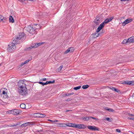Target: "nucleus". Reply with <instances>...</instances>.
<instances>
[{"mask_svg":"<svg viewBox=\"0 0 134 134\" xmlns=\"http://www.w3.org/2000/svg\"><path fill=\"white\" fill-rule=\"evenodd\" d=\"M42 130H36V132H42Z\"/></svg>","mask_w":134,"mask_h":134,"instance_id":"48","label":"nucleus"},{"mask_svg":"<svg viewBox=\"0 0 134 134\" xmlns=\"http://www.w3.org/2000/svg\"><path fill=\"white\" fill-rule=\"evenodd\" d=\"M113 19V17H111L110 18L107 19L102 23H103V25L104 26L105 24H107L110 21Z\"/></svg>","mask_w":134,"mask_h":134,"instance_id":"11","label":"nucleus"},{"mask_svg":"<svg viewBox=\"0 0 134 134\" xmlns=\"http://www.w3.org/2000/svg\"><path fill=\"white\" fill-rule=\"evenodd\" d=\"M69 52H70V50L69 49V48L64 53L65 54H67Z\"/></svg>","mask_w":134,"mask_h":134,"instance_id":"36","label":"nucleus"},{"mask_svg":"<svg viewBox=\"0 0 134 134\" xmlns=\"http://www.w3.org/2000/svg\"><path fill=\"white\" fill-rule=\"evenodd\" d=\"M104 109L108 111V109H109L108 108H107V107H106V108H105Z\"/></svg>","mask_w":134,"mask_h":134,"instance_id":"57","label":"nucleus"},{"mask_svg":"<svg viewBox=\"0 0 134 134\" xmlns=\"http://www.w3.org/2000/svg\"><path fill=\"white\" fill-rule=\"evenodd\" d=\"M104 26L103 25V23H102L100 24L96 30L97 32L98 33L103 28Z\"/></svg>","mask_w":134,"mask_h":134,"instance_id":"14","label":"nucleus"},{"mask_svg":"<svg viewBox=\"0 0 134 134\" xmlns=\"http://www.w3.org/2000/svg\"><path fill=\"white\" fill-rule=\"evenodd\" d=\"M7 18L4 17L2 15H0V22H5L7 20Z\"/></svg>","mask_w":134,"mask_h":134,"instance_id":"13","label":"nucleus"},{"mask_svg":"<svg viewBox=\"0 0 134 134\" xmlns=\"http://www.w3.org/2000/svg\"><path fill=\"white\" fill-rule=\"evenodd\" d=\"M18 125V124H16V125H12L11 126H12V127H13V126H16L17 125Z\"/></svg>","mask_w":134,"mask_h":134,"instance_id":"56","label":"nucleus"},{"mask_svg":"<svg viewBox=\"0 0 134 134\" xmlns=\"http://www.w3.org/2000/svg\"><path fill=\"white\" fill-rule=\"evenodd\" d=\"M87 128L89 130L92 131H99L100 129L95 126H87Z\"/></svg>","mask_w":134,"mask_h":134,"instance_id":"8","label":"nucleus"},{"mask_svg":"<svg viewBox=\"0 0 134 134\" xmlns=\"http://www.w3.org/2000/svg\"><path fill=\"white\" fill-rule=\"evenodd\" d=\"M66 94H61V97H66Z\"/></svg>","mask_w":134,"mask_h":134,"instance_id":"44","label":"nucleus"},{"mask_svg":"<svg viewBox=\"0 0 134 134\" xmlns=\"http://www.w3.org/2000/svg\"><path fill=\"white\" fill-rule=\"evenodd\" d=\"M27 93H19V95L17 96H14L12 97V98L16 99L17 98L21 96L22 97H25L26 95L27 94Z\"/></svg>","mask_w":134,"mask_h":134,"instance_id":"7","label":"nucleus"},{"mask_svg":"<svg viewBox=\"0 0 134 134\" xmlns=\"http://www.w3.org/2000/svg\"><path fill=\"white\" fill-rule=\"evenodd\" d=\"M38 116L39 118H44L46 116L45 114H38Z\"/></svg>","mask_w":134,"mask_h":134,"instance_id":"25","label":"nucleus"},{"mask_svg":"<svg viewBox=\"0 0 134 134\" xmlns=\"http://www.w3.org/2000/svg\"><path fill=\"white\" fill-rule=\"evenodd\" d=\"M43 43L41 42V43H35L33 44L34 45V46L33 47H34V48H36L38 46H39L41 45Z\"/></svg>","mask_w":134,"mask_h":134,"instance_id":"18","label":"nucleus"},{"mask_svg":"<svg viewBox=\"0 0 134 134\" xmlns=\"http://www.w3.org/2000/svg\"><path fill=\"white\" fill-rule=\"evenodd\" d=\"M36 29L35 28L34 29L32 27L30 26H28L25 27L24 30H25L27 31L30 34H36L35 31Z\"/></svg>","mask_w":134,"mask_h":134,"instance_id":"3","label":"nucleus"},{"mask_svg":"<svg viewBox=\"0 0 134 134\" xmlns=\"http://www.w3.org/2000/svg\"><path fill=\"white\" fill-rule=\"evenodd\" d=\"M108 111L110 112H113L115 111V110L112 109H108Z\"/></svg>","mask_w":134,"mask_h":134,"instance_id":"38","label":"nucleus"},{"mask_svg":"<svg viewBox=\"0 0 134 134\" xmlns=\"http://www.w3.org/2000/svg\"><path fill=\"white\" fill-rule=\"evenodd\" d=\"M38 83L42 85L43 86V83L42 82H38Z\"/></svg>","mask_w":134,"mask_h":134,"instance_id":"54","label":"nucleus"},{"mask_svg":"<svg viewBox=\"0 0 134 134\" xmlns=\"http://www.w3.org/2000/svg\"><path fill=\"white\" fill-rule=\"evenodd\" d=\"M129 43H134V36L130 37L128 39Z\"/></svg>","mask_w":134,"mask_h":134,"instance_id":"16","label":"nucleus"},{"mask_svg":"<svg viewBox=\"0 0 134 134\" xmlns=\"http://www.w3.org/2000/svg\"><path fill=\"white\" fill-rule=\"evenodd\" d=\"M108 89L109 90H111L113 91H115L116 92H119L120 91L118 89H116L114 87H112V88L108 87Z\"/></svg>","mask_w":134,"mask_h":134,"instance_id":"17","label":"nucleus"},{"mask_svg":"<svg viewBox=\"0 0 134 134\" xmlns=\"http://www.w3.org/2000/svg\"><path fill=\"white\" fill-rule=\"evenodd\" d=\"M70 111V110H66V112H68V111Z\"/></svg>","mask_w":134,"mask_h":134,"instance_id":"59","label":"nucleus"},{"mask_svg":"<svg viewBox=\"0 0 134 134\" xmlns=\"http://www.w3.org/2000/svg\"><path fill=\"white\" fill-rule=\"evenodd\" d=\"M7 113L9 114H12L15 115H17L18 114H19V111L18 110L14 109L7 111Z\"/></svg>","mask_w":134,"mask_h":134,"instance_id":"5","label":"nucleus"},{"mask_svg":"<svg viewBox=\"0 0 134 134\" xmlns=\"http://www.w3.org/2000/svg\"><path fill=\"white\" fill-rule=\"evenodd\" d=\"M129 0H121V1H129Z\"/></svg>","mask_w":134,"mask_h":134,"instance_id":"58","label":"nucleus"},{"mask_svg":"<svg viewBox=\"0 0 134 134\" xmlns=\"http://www.w3.org/2000/svg\"><path fill=\"white\" fill-rule=\"evenodd\" d=\"M16 49L15 44L13 43L8 46L7 50L8 52H11L15 51Z\"/></svg>","mask_w":134,"mask_h":134,"instance_id":"4","label":"nucleus"},{"mask_svg":"<svg viewBox=\"0 0 134 134\" xmlns=\"http://www.w3.org/2000/svg\"><path fill=\"white\" fill-rule=\"evenodd\" d=\"M1 97L4 99H7L8 97H12L13 96H10L9 95V93H2L0 94Z\"/></svg>","mask_w":134,"mask_h":134,"instance_id":"6","label":"nucleus"},{"mask_svg":"<svg viewBox=\"0 0 134 134\" xmlns=\"http://www.w3.org/2000/svg\"><path fill=\"white\" fill-rule=\"evenodd\" d=\"M29 61V60H27L25 61V62H23L24 64H26L28 63Z\"/></svg>","mask_w":134,"mask_h":134,"instance_id":"41","label":"nucleus"},{"mask_svg":"<svg viewBox=\"0 0 134 134\" xmlns=\"http://www.w3.org/2000/svg\"><path fill=\"white\" fill-rule=\"evenodd\" d=\"M73 94H74V93H70L66 94V96H69L70 95H72Z\"/></svg>","mask_w":134,"mask_h":134,"instance_id":"40","label":"nucleus"},{"mask_svg":"<svg viewBox=\"0 0 134 134\" xmlns=\"http://www.w3.org/2000/svg\"><path fill=\"white\" fill-rule=\"evenodd\" d=\"M69 49L70 50V52H72L74 51V49L72 47L69 48Z\"/></svg>","mask_w":134,"mask_h":134,"instance_id":"39","label":"nucleus"},{"mask_svg":"<svg viewBox=\"0 0 134 134\" xmlns=\"http://www.w3.org/2000/svg\"><path fill=\"white\" fill-rule=\"evenodd\" d=\"M48 120L49 121H51V122H53V120Z\"/></svg>","mask_w":134,"mask_h":134,"instance_id":"60","label":"nucleus"},{"mask_svg":"<svg viewBox=\"0 0 134 134\" xmlns=\"http://www.w3.org/2000/svg\"><path fill=\"white\" fill-rule=\"evenodd\" d=\"M18 92H26L27 89L26 88V85L23 80H20L18 83Z\"/></svg>","mask_w":134,"mask_h":134,"instance_id":"2","label":"nucleus"},{"mask_svg":"<svg viewBox=\"0 0 134 134\" xmlns=\"http://www.w3.org/2000/svg\"><path fill=\"white\" fill-rule=\"evenodd\" d=\"M7 89L5 88H2L0 90V92H7Z\"/></svg>","mask_w":134,"mask_h":134,"instance_id":"24","label":"nucleus"},{"mask_svg":"<svg viewBox=\"0 0 134 134\" xmlns=\"http://www.w3.org/2000/svg\"><path fill=\"white\" fill-rule=\"evenodd\" d=\"M89 86L88 85H83L82 87V88L85 89L88 88Z\"/></svg>","mask_w":134,"mask_h":134,"instance_id":"29","label":"nucleus"},{"mask_svg":"<svg viewBox=\"0 0 134 134\" xmlns=\"http://www.w3.org/2000/svg\"><path fill=\"white\" fill-rule=\"evenodd\" d=\"M72 132H69V134H71L72 133Z\"/></svg>","mask_w":134,"mask_h":134,"instance_id":"62","label":"nucleus"},{"mask_svg":"<svg viewBox=\"0 0 134 134\" xmlns=\"http://www.w3.org/2000/svg\"><path fill=\"white\" fill-rule=\"evenodd\" d=\"M63 67V65L60 66L59 68L56 69V71L57 72H59L61 70Z\"/></svg>","mask_w":134,"mask_h":134,"instance_id":"23","label":"nucleus"},{"mask_svg":"<svg viewBox=\"0 0 134 134\" xmlns=\"http://www.w3.org/2000/svg\"><path fill=\"white\" fill-rule=\"evenodd\" d=\"M86 126L84 124H77V128L78 129H84L86 128Z\"/></svg>","mask_w":134,"mask_h":134,"instance_id":"12","label":"nucleus"},{"mask_svg":"<svg viewBox=\"0 0 134 134\" xmlns=\"http://www.w3.org/2000/svg\"><path fill=\"white\" fill-rule=\"evenodd\" d=\"M132 96V97H134V93H133Z\"/></svg>","mask_w":134,"mask_h":134,"instance_id":"61","label":"nucleus"},{"mask_svg":"<svg viewBox=\"0 0 134 134\" xmlns=\"http://www.w3.org/2000/svg\"><path fill=\"white\" fill-rule=\"evenodd\" d=\"M102 34V33H99L97 34V33L94 34V37H97L99 36H100Z\"/></svg>","mask_w":134,"mask_h":134,"instance_id":"32","label":"nucleus"},{"mask_svg":"<svg viewBox=\"0 0 134 134\" xmlns=\"http://www.w3.org/2000/svg\"><path fill=\"white\" fill-rule=\"evenodd\" d=\"M90 118H92V119H93L95 120H96L97 119L96 118H94L93 117H91V116H90Z\"/></svg>","mask_w":134,"mask_h":134,"instance_id":"46","label":"nucleus"},{"mask_svg":"<svg viewBox=\"0 0 134 134\" xmlns=\"http://www.w3.org/2000/svg\"><path fill=\"white\" fill-rule=\"evenodd\" d=\"M122 83L129 85H133V84L134 82L132 81H126L122 82Z\"/></svg>","mask_w":134,"mask_h":134,"instance_id":"15","label":"nucleus"},{"mask_svg":"<svg viewBox=\"0 0 134 134\" xmlns=\"http://www.w3.org/2000/svg\"><path fill=\"white\" fill-rule=\"evenodd\" d=\"M18 92H26L27 89L26 88V85L23 80H20L18 83Z\"/></svg>","mask_w":134,"mask_h":134,"instance_id":"1","label":"nucleus"},{"mask_svg":"<svg viewBox=\"0 0 134 134\" xmlns=\"http://www.w3.org/2000/svg\"><path fill=\"white\" fill-rule=\"evenodd\" d=\"M90 134H94L93 133H91Z\"/></svg>","mask_w":134,"mask_h":134,"instance_id":"63","label":"nucleus"},{"mask_svg":"<svg viewBox=\"0 0 134 134\" xmlns=\"http://www.w3.org/2000/svg\"><path fill=\"white\" fill-rule=\"evenodd\" d=\"M47 84H48V81H47L46 82V83H43V86H44L45 85H47Z\"/></svg>","mask_w":134,"mask_h":134,"instance_id":"49","label":"nucleus"},{"mask_svg":"<svg viewBox=\"0 0 134 134\" xmlns=\"http://www.w3.org/2000/svg\"><path fill=\"white\" fill-rule=\"evenodd\" d=\"M71 124H72V123H67L66 124V127L67 126H69V127H71Z\"/></svg>","mask_w":134,"mask_h":134,"instance_id":"35","label":"nucleus"},{"mask_svg":"<svg viewBox=\"0 0 134 134\" xmlns=\"http://www.w3.org/2000/svg\"><path fill=\"white\" fill-rule=\"evenodd\" d=\"M41 80V81H45L46 80V78H43Z\"/></svg>","mask_w":134,"mask_h":134,"instance_id":"50","label":"nucleus"},{"mask_svg":"<svg viewBox=\"0 0 134 134\" xmlns=\"http://www.w3.org/2000/svg\"><path fill=\"white\" fill-rule=\"evenodd\" d=\"M116 131L118 132H121L120 130L118 129H116Z\"/></svg>","mask_w":134,"mask_h":134,"instance_id":"45","label":"nucleus"},{"mask_svg":"<svg viewBox=\"0 0 134 134\" xmlns=\"http://www.w3.org/2000/svg\"><path fill=\"white\" fill-rule=\"evenodd\" d=\"M54 82L55 81L54 80H53V81H48V84L53 83H54Z\"/></svg>","mask_w":134,"mask_h":134,"instance_id":"37","label":"nucleus"},{"mask_svg":"<svg viewBox=\"0 0 134 134\" xmlns=\"http://www.w3.org/2000/svg\"><path fill=\"white\" fill-rule=\"evenodd\" d=\"M128 40L127 39H125L122 42V43L123 44H126L127 43H129V42H128Z\"/></svg>","mask_w":134,"mask_h":134,"instance_id":"28","label":"nucleus"},{"mask_svg":"<svg viewBox=\"0 0 134 134\" xmlns=\"http://www.w3.org/2000/svg\"><path fill=\"white\" fill-rule=\"evenodd\" d=\"M133 20V19H127L126 20H125L124 22H123L122 24V25L123 26H125V25L128 24L130 22H131Z\"/></svg>","mask_w":134,"mask_h":134,"instance_id":"10","label":"nucleus"},{"mask_svg":"<svg viewBox=\"0 0 134 134\" xmlns=\"http://www.w3.org/2000/svg\"><path fill=\"white\" fill-rule=\"evenodd\" d=\"M35 25H37V24H35Z\"/></svg>","mask_w":134,"mask_h":134,"instance_id":"64","label":"nucleus"},{"mask_svg":"<svg viewBox=\"0 0 134 134\" xmlns=\"http://www.w3.org/2000/svg\"><path fill=\"white\" fill-rule=\"evenodd\" d=\"M127 118L129 120H134V118H130L128 117Z\"/></svg>","mask_w":134,"mask_h":134,"instance_id":"42","label":"nucleus"},{"mask_svg":"<svg viewBox=\"0 0 134 134\" xmlns=\"http://www.w3.org/2000/svg\"><path fill=\"white\" fill-rule=\"evenodd\" d=\"M128 115L129 116H133L134 117V115L130 114H128Z\"/></svg>","mask_w":134,"mask_h":134,"instance_id":"53","label":"nucleus"},{"mask_svg":"<svg viewBox=\"0 0 134 134\" xmlns=\"http://www.w3.org/2000/svg\"><path fill=\"white\" fill-rule=\"evenodd\" d=\"M9 21L10 22L13 23L14 22V20L12 16H10L9 18Z\"/></svg>","mask_w":134,"mask_h":134,"instance_id":"22","label":"nucleus"},{"mask_svg":"<svg viewBox=\"0 0 134 134\" xmlns=\"http://www.w3.org/2000/svg\"><path fill=\"white\" fill-rule=\"evenodd\" d=\"M24 65V64L23 62L21 63L20 65H19V67H21L22 66H23Z\"/></svg>","mask_w":134,"mask_h":134,"instance_id":"51","label":"nucleus"},{"mask_svg":"<svg viewBox=\"0 0 134 134\" xmlns=\"http://www.w3.org/2000/svg\"><path fill=\"white\" fill-rule=\"evenodd\" d=\"M25 34L23 32H21L20 33H19V36L18 37L19 38L21 39L24 36Z\"/></svg>","mask_w":134,"mask_h":134,"instance_id":"20","label":"nucleus"},{"mask_svg":"<svg viewBox=\"0 0 134 134\" xmlns=\"http://www.w3.org/2000/svg\"><path fill=\"white\" fill-rule=\"evenodd\" d=\"M90 119V116H86L81 118V120L84 121H88Z\"/></svg>","mask_w":134,"mask_h":134,"instance_id":"19","label":"nucleus"},{"mask_svg":"<svg viewBox=\"0 0 134 134\" xmlns=\"http://www.w3.org/2000/svg\"><path fill=\"white\" fill-rule=\"evenodd\" d=\"M103 120H107L110 122H111L112 121L111 120V119L110 118H105Z\"/></svg>","mask_w":134,"mask_h":134,"instance_id":"31","label":"nucleus"},{"mask_svg":"<svg viewBox=\"0 0 134 134\" xmlns=\"http://www.w3.org/2000/svg\"><path fill=\"white\" fill-rule=\"evenodd\" d=\"M72 99L70 98H69L68 99H67L66 100H65L66 101H70L72 100Z\"/></svg>","mask_w":134,"mask_h":134,"instance_id":"43","label":"nucleus"},{"mask_svg":"<svg viewBox=\"0 0 134 134\" xmlns=\"http://www.w3.org/2000/svg\"><path fill=\"white\" fill-rule=\"evenodd\" d=\"M21 2H25V0H18Z\"/></svg>","mask_w":134,"mask_h":134,"instance_id":"52","label":"nucleus"},{"mask_svg":"<svg viewBox=\"0 0 134 134\" xmlns=\"http://www.w3.org/2000/svg\"><path fill=\"white\" fill-rule=\"evenodd\" d=\"M30 123L29 122L24 123L21 125L20 127H23L26 126L30 124Z\"/></svg>","mask_w":134,"mask_h":134,"instance_id":"21","label":"nucleus"},{"mask_svg":"<svg viewBox=\"0 0 134 134\" xmlns=\"http://www.w3.org/2000/svg\"><path fill=\"white\" fill-rule=\"evenodd\" d=\"M98 20H97L96 21V20H95L94 21V22L97 24H99V23H98Z\"/></svg>","mask_w":134,"mask_h":134,"instance_id":"47","label":"nucleus"},{"mask_svg":"<svg viewBox=\"0 0 134 134\" xmlns=\"http://www.w3.org/2000/svg\"><path fill=\"white\" fill-rule=\"evenodd\" d=\"M20 107L22 109H24L25 108V105L24 104H21L20 105Z\"/></svg>","mask_w":134,"mask_h":134,"instance_id":"30","label":"nucleus"},{"mask_svg":"<svg viewBox=\"0 0 134 134\" xmlns=\"http://www.w3.org/2000/svg\"><path fill=\"white\" fill-rule=\"evenodd\" d=\"M58 121V120H54V121H53V122H57Z\"/></svg>","mask_w":134,"mask_h":134,"instance_id":"55","label":"nucleus"},{"mask_svg":"<svg viewBox=\"0 0 134 134\" xmlns=\"http://www.w3.org/2000/svg\"><path fill=\"white\" fill-rule=\"evenodd\" d=\"M71 127H74L77 128V124H75L72 123Z\"/></svg>","mask_w":134,"mask_h":134,"instance_id":"34","label":"nucleus"},{"mask_svg":"<svg viewBox=\"0 0 134 134\" xmlns=\"http://www.w3.org/2000/svg\"><path fill=\"white\" fill-rule=\"evenodd\" d=\"M33 46H34V44H33L31 46H30L29 47L27 48L26 50H30L32 48H34V47H33Z\"/></svg>","mask_w":134,"mask_h":134,"instance_id":"27","label":"nucleus"},{"mask_svg":"<svg viewBox=\"0 0 134 134\" xmlns=\"http://www.w3.org/2000/svg\"><path fill=\"white\" fill-rule=\"evenodd\" d=\"M81 86H77L76 87H75L74 88V89L75 90H78L79 89L81 88Z\"/></svg>","mask_w":134,"mask_h":134,"instance_id":"33","label":"nucleus"},{"mask_svg":"<svg viewBox=\"0 0 134 134\" xmlns=\"http://www.w3.org/2000/svg\"><path fill=\"white\" fill-rule=\"evenodd\" d=\"M59 126L61 127H66V125L65 124H59Z\"/></svg>","mask_w":134,"mask_h":134,"instance_id":"26","label":"nucleus"},{"mask_svg":"<svg viewBox=\"0 0 134 134\" xmlns=\"http://www.w3.org/2000/svg\"><path fill=\"white\" fill-rule=\"evenodd\" d=\"M21 40L18 37H17L14 39L13 41V43H14L15 44H16L20 43L21 42V41H20Z\"/></svg>","mask_w":134,"mask_h":134,"instance_id":"9","label":"nucleus"}]
</instances>
